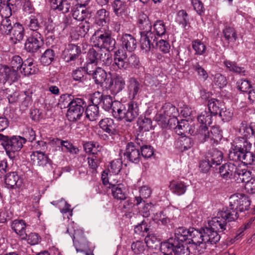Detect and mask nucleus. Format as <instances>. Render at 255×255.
I'll return each mask as SVG.
<instances>
[{"label": "nucleus", "instance_id": "obj_1", "mask_svg": "<svg viewBox=\"0 0 255 255\" xmlns=\"http://www.w3.org/2000/svg\"><path fill=\"white\" fill-rule=\"evenodd\" d=\"M190 228L187 229L180 227L175 230L174 237L168 239L167 242L161 244L160 248L163 254L171 250L176 255H189L190 250L187 246H184V243L188 242L189 237Z\"/></svg>", "mask_w": 255, "mask_h": 255}, {"label": "nucleus", "instance_id": "obj_2", "mask_svg": "<svg viewBox=\"0 0 255 255\" xmlns=\"http://www.w3.org/2000/svg\"><path fill=\"white\" fill-rule=\"evenodd\" d=\"M233 146L228 155L230 160L246 165L255 164V154L251 151L252 144L246 138H236Z\"/></svg>", "mask_w": 255, "mask_h": 255}, {"label": "nucleus", "instance_id": "obj_3", "mask_svg": "<svg viewBox=\"0 0 255 255\" xmlns=\"http://www.w3.org/2000/svg\"><path fill=\"white\" fill-rule=\"evenodd\" d=\"M191 135L196 136L200 143L210 141L211 144H217L222 138V130L219 126L211 127L209 130L206 126L200 125L193 130Z\"/></svg>", "mask_w": 255, "mask_h": 255}, {"label": "nucleus", "instance_id": "obj_4", "mask_svg": "<svg viewBox=\"0 0 255 255\" xmlns=\"http://www.w3.org/2000/svg\"><path fill=\"white\" fill-rule=\"evenodd\" d=\"M72 96L69 94L63 95L61 96V99L67 100L68 110L66 116L68 119L71 121L75 122L79 120L85 111V108L87 107V104L83 98H71Z\"/></svg>", "mask_w": 255, "mask_h": 255}, {"label": "nucleus", "instance_id": "obj_5", "mask_svg": "<svg viewBox=\"0 0 255 255\" xmlns=\"http://www.w3.org/2000/svg\"><path fill=\"white\" fill-rule=\"evenodd\" d=\"M236 220V216L235 214H231L227 209L219 212L217 216L213 218L208 222V225L211 226L213 230H215L219 233L226 234L229 229L228 222Z\"/></svg>", "mask_w": 255, "mask_h": 255}, {"label": "nucleus", "instance_id": "obj_6", "mask_svg": "<svg viewBox=\"0 0 255 255\" xmlns=\"http://www.w3.org/2000/svg\"><path fill=\"white\" fill-rule=\"evenodd\" d=\"M0 141L10 158H14L16 152L20 150L26 142L25 139L20 136L9 137L0 133Z\"/></svg>", "mask_w": 255, "mask_h": 255}, {"label": "nucleus", "instance_id": "obj_7", "mask_svg": "<svg viewBox=\"0 0 255 255\" xmlns=\"http://www.w3.org/2000/svg\"><path fill=\"white\" fill-rule=\"evenodd\" d=\"M94 46L100 49H107L109 51L115 48L116 41L112 37L109 30L99 29L95 31L92 37Z\"/></svg>", "mask_w": 255, "mask_h": 255}, {"label": "nucleus", "instance_id": "obj_8", "mask_svg": "<svg viewBox=\"0 0 255 255\" xmlns=\"http://www.w3.org/2000/svg\"><path fill=\"white\" fill-rule=\"evenodd\" d=\"M230 206L226 209L231 214H235L236 220L239 217V213L248 211L250 208L251 200L243 194L232 195L230 198Z\"/></svg>", "mask_w": 255, "mask_h": 255}, {"label": "nucleus", "instance_id": "obj_9", "mask_svg": "<svg viewBox=\"0 0 255 255\" xmlns=\"http://www.w3.org/2000/svg\"><path fill=\"white\" fill-rule=\"evenodd\" d=\"M44 44L43 37L40 32H33L26 39L24 44L25 50L30 53L38 51Z\"/></svg>", "mask_w": 255, "mask_h": 255}, {"label": "nucleus", "instance_id": "obj_10", "mask_svg": "<svg viewBox=\"0 0 255 255\" xmlns=\"http://www.w3.org/2000/svg\"><path fill=\"white\" fill-rule=\"evenodd\" d=\"M81 54L80 46L74 44H69L63 52V58L66 62L75 61Z\"/></svg>", "mask_w": 255, "mask_h": 255}, {"label": "nucleus", "instance_id": "obj_11", "mask_svg": "<svg viewBox=\"0 0 255 255\" xmlns=\"http://www.w3.org/2000/svg\"><path fill=\"white\" fill-rule=\"evenodd\" d=\"M141 38L140 40V48L145 52H148L151 48H155L156 36L152 32L145 33L140 32Z\"/></svg>", "mask_w": 255, "mask_h": 255}, {"label": "nucleus", "instance_id": "obj_12", "mask_svg": "<svg viewBox=\"0 0 255 255\" xmlns=\"http://www.w3.org/2000/svg\"><path fill=\"white\" fill-rule=\"evenodd\" d=\"M124 155L128 160L135 164L138 163L141 159L140 150L133 145L132 142L127 143Z\"/></svg>", "mask_w": 255, "mask_h": 255}, {"label": "nucleus", "instance_id": "obj_13", "mask_svg": "<svg viewBox=\"0 0 255 255\" xmlns=\"http://www.w3.org/2000/svg\"><path fill=\"white\" fill-rule=\"evenodd\" d=\"M125 85L124 78L122 76L116 74L111 78L108 88L113 94L117 95L125 88Z\"/></svg>", "mask_w": 255, "mask_h": 255}, {"label": "nucleus", "instance_id": "obj_14", "mask_svg": "<svg viewBox=\"0 0 255 255\" xmlns=\"http://www.w3.org/2000/svg\"><path fill=\"white\" fill-rule=\"evenodd\" d=\"M201 230L203 231V237H204V243L211 245L216 244L220 240L221 235L219 233L213 230L211 226L208 225Z\"/></svg>", "mask_w": 255, "mask_h": 255}, {"label": "nucleus", "instance_id": "obj_15", "mask_svg": "<svg viewBox=\"0 0 255 255\" xmlns=\"http://www.w3.org/2000/svg\"><path fill=\"white\" fill-rule=\"evenodd\" d=\"M238 166L234 163L227 162L223 164L219 168V173L221 177L228 180L235 176Z\"/></svg>", "mask_w": 255, "mask_h": 255}, {"label": "nucleus", "instance_id": "obj_16", "mask_svg": "<svg viewBox=\"0 0 255 255\" xmlns=\"http://www.w3.org/2000/svg\"><path fill=\"white\" fill-rule=\"evenodd\" d=\"M13 27L10 32V38L13 41L14 44L19 42L23 39L25 34V30L22 25L19 22H15L12 24Z\"/></svg>", "mask_w": 255, "mask_h": 255}, {"label": "nucleus", "instance_id": "obj_17", "mask_svg": "<svg viewBox=\"0 0 255 255\" xmlns=\"http://www.w3.org/2000/svg\"><path fill=\"white\" fill-rule=\"evenodd\" d=\"M48 2L52 9L63 13L68 12L71 8V4L68 0H48Z\"/></svg>", "mask_w": 255, "mask_h": 255}, {"label": "nucleus", "instance_id": "obj_18", "mask_svg": "<svg viewBox=\"0 0 255 255\" xmlns=\"http://www.w3.org/2000/svg\"><path fill=\"white\" fill-rule=\"evenodd\" d=\"M72 16L77 20L83 21L89 15V11L86 6L75 4L72 9Z\"/></svg>", "mask_w": 255, "mask_h": 255}, {"label": "nucleus", "instance_id": "obj_19", "mask_svg": "<svg viewBox=\"0 0 255 255\" xmlns=\"http://www.w3.org/2000/svg\"><path fill=\"white\" fill-rule=\"evenodd\" d=\"M94 18L96 24L103 26L110 21V12L105 8H101L96 11Z\"/></svg>", "mask_w": 255, "mask_h": 255}, {"label": "nucleus", "instance_id": "obj_20", "mask_svg": "<svg viewBox=\"0 0 255 255\" xmlns=\"http://www.w3.org/2000/svg\"><path fill=\"white\" fill-rule=\"evenodd\" d=\"M189 237L188 244H192L196 246H200L201 244L204 243L203 237V231L196 230L194 228H190Z\"/></svg>", "mask_w": 255, "mask_h": 255}, {"label": "nucleus", "instance_id": "obj_21", "mask_svg": "<svg viewBox=\"0 0 255 255\" xmlns=\"http://www.w3.org/2000/svg\"><path fill=\"white\" fill-rule=\"evenodd\" d=\"M122 45L129 52L133 51L136 48L137 41L131 34H125L121 37Z\"/></svg>", "mask_w": 255, "mask_h": 255}, {"label": "nucleus", "instance_id": "obj_22", "mask_svg": "<svg viewBox=\"0 0 255 255\" xmlns=\"http://www.w3.org/2000/svg\"><path fill=\"white\" fill-rule=\"evenodd\" d=\"M206 156L207 160L210 161L211 163L217 166L221 163L223 158V153L218 149L213 148L209 150Z\"/></svg>", "mask_w": 255, "mask_h": 255}, {"label": "nucleus", "instance_id": "obj_23", "mask_svg": "<svg viewBox=\"0 0 255 255\" xmlns=\"http://www.w3.org/2000/svg\"><path fill=\"white\" fill-rule=\"evenodd\" d=\"M127 119L128 122H131L138 116L139 109L137 103L134 101H130L126 108Z\"/></svg>", "mask_w": 255, "mask_h": 255}, {"label": "nucleus", "instance_id": "obj_24", "mask_svg": "<svg viewBox=\"0 0 255 255\" xmlns=\"http://www.w3.org/2000/svg\"><path fill=\"white\" fill-rule=\"evenodd\" d=\"M89 72L90 75H92L95 83L102 87L104 82L107 79V74L106 72L103 68L96 66L95 67L94 71H89Z\"/></svg>", "mask_w": 255, "mask_h": 255}, {"label": "nucleus", "instance_id": "obj_25", "mask_svg": "<svg viewBox=\"0 0 255 255\" xmlns=\"http://www.w3.org/2000/svg\"><path fill=\"white\" fill-rule=\"evenodd\" d=\"M137 25L139 28L142 30L141 32L145 33L152 32L151 31L152 25L148 16L143 12L139 13L137 19Z\"/></svg>", "mask_w": 255, "mask_h": 255}, {"label": "nucleus", "instance_id": "obj_26", "mask_svg": "<svg viewBox=\"0 0 255 255\" xmlns=\"http://www.w3.org/2000/svg\"><path fill=\"white\" fill-rule=\"evenodd\" d=\"M100 128L110 135L115 134L116 132V126L114 121L110 118L102 119L99 123Z\"/></svg>", "mask_w": 255, "mask_h": 255}, {"label": "nucleus", "instance_id": "obj_27", "mask_svg": "<svg viewBox=\"0 0 255 255\" xmlns=\"http://www.w3.org/2000/svg\"><path fill=\"white\" fill-rule=\"evenodd\" d=\"M225 105L223 101L216 99H211L208 100V107L209 112L214 116H217L222 111Z\"/></svg>", "mask_w": 255, "mask_h": 255}, {"label": "nucleus", "instance_id": "obj_28", "mask_svg": "<svg viewBox=\"0 0 255 255\" xmlns=\"http://www.w3.org/2000/svg\"><path fill=\"white\" fill-rule=\"evenodd\" d=\"M11 226L22 240L26 239V224L23 220H15L12 223Z\"/></svg>", "mask_w": 255, "mask_h": 255}, {"label": "nucleus", "instance_id": "obj_29", "mask_svg": "<svg viewBox=\"0 0 255 255\" xmlns=\"http://www.w3.org/2000/svg\"><path fill=\"white\" fill-rule=\"evenodd\" d=\"M30 159L33 164L43 166L49 162L48 156L41 151H33L30 155Z\"/></svg>", "mask_w": 255, "mask_h": 255}, {"label": "nucleus", "instance_id": "obj_30", "mask_svg": "<svg viewBox=\"0 0 255 255\" xmlns=\"http://www.w3.org/2000/svg\"><path fill=\"white\" fill-rule=\"evenodd\" d=\"M234 178L238 182H245V185H247L248 182L250 181L252 172L247 169H242L239 166H238Z\"/></svg>", "mask_w": 255, "mask_h": 255}, {"label": "nucleus", "instance_id": "obj_31", "mask_svg": "<svg viewBox=\"0 0 255 255\" xmlns=\"http://www.w3.org/2000/svg\"><path fill=\"white\" fill-rule=\"evenodd\" d=\"M193 130L196 131L195 127H189V123L186 120H182L179 121L175 128L176 132L181 135H185V133L188 132H190L191 134V132Z\"/></svg>", "mask_w": 255, "mask_h": 255}, {"label": "nucleus", "instance_id": "obj_32", "mask_svg": "<svg viewBox=\"0 0 255 255\" xmlns=\"http://www.w3.org/2000/svg\"><path fill=\"white\" fill-rule=\"evenodd\" d=\"M20 71L21 74L26 76L36 74L38 69L34 65L33 60L27 59L23 62Z\"/></svg>", "mask_w": 255, "mask_h": 255}, {"label": "nucleus", "instance_id": "obj_33", "mask_svg": "<svg viewBox=\"0 0 255 255\" xmlns=\"http://www.w3.org/2000/svg\"><path fill=\"white\" fill-rule=\"evenodd\" d=\"M115 14L118 17L125 14L127 9L126 2L121 0H115L112 3Z\"/></svg>", "mask_w": 255, "mask_h": 255}, {"label": "nucleus", "instance_id": "obj_34", "mask_svg": "<svg viewBox=\"0 0 255 255\" xmlns=\"http://www.w3.org/2000/svg\"><path fill=\"white\" fill-rule=\"evenodd\" d=\"M111 188L112 195L115 199L120 200H124L127 199V194L125 189L123 187V185H112Z\"/></svg>", "mask_w": 255, "mask_h": 255}, {"label": "nucleus", "instance_id": "obj_35", "mask_svg": "<svg viewBox=\"0 0 255 255\" xmlns=\"http://www.w3.org/2000/svg\"><path fill=\"white\" fill-rule=\"evenodd\" d=\"M14 23L9 19V16H5L0 23V32L3 35H9L13 26L12 24Z\"/></svg>", "mask_w": 255, "mask_h": 255}, {"label": "nucleus", "instance_id": "obj_36", "mask_svg": "<svg viewBox=\"0 0 255 255\" xmlns=\"http://www.w3.org/2000/svg\"><path fill=\"white\" fill-rule=\"evenodd\" d=\"M19 176L16 172H10L5 175V183L7 188H14L15 186H19L17 184Z\"/></svg>", "mask_w": 255, "mask_h": 255}, {"label": "nucleus", "instance_id": "obj_37", "mask_svg": "<svg viewBox=\"0 0 255 255\" xmlns=\"http://www.w3.org/2000/svg\"><path fill=\"white\" fill-rule=\"evenodd\" d=\"M169 188L174 194L180 195L185 192L187 186L183 182H176L172 180L170 182Z\"/></svg>", "mask_w": 255, "mask_h": 255}, {"label": "nucleus", "instance_id": "obj_38", "mask_svg": "<svg viewBox=\"0 0 255 255\" xmlns=\"http://www.w3.org/2000/svg\"><path fill=\"white\" fill-rule=\"evenodd\" d=\"M144 240L146 246L149 248L152 249L156 248L159 244H160L161 246V244L163 243H160V239L157 238L156 235L153 233H151L150 232H148L147 233Z\"/></svg>", "mask_w": 255, "mask_h": 255}, {"label": "nucleus", "instance_id": "obj_39", "mask_svg": "<svg viewBox=\"0 0 255 255\" xmlns=\"http://www.w3.org/2000/svg\"><path fill=\"white\" fill-rule=\"evenodd\" d=\"M85 114L86 118L90 121H96L99 116V107L93 106V105H87L85 110Z\"/></svg>", "mask_w": 255, "mask_h": 255}, {"label": "nucleus", "instance_id": "obj_40", "mask_svg": "<svg viewBox=\"0 0 255 255\" xmlns=\"http://www.w3.org/2000/svg\"><path fill=\"white\" fill-rule=\"evenodd\" d=\"M140 84L136 78L131 77L129 79L128 89L129 91V94L132 96V99L134 98L135 96L140 91Z\"/></svg>", "mask_w": 255, "mask_h": 255}, {"label": "nucleus", "instance_id": "obj_41", "mask_svg": "<svg viewBox=\"0 0 255 255\" xmlns=\"http://www.w3.org/2000/svg\"><path fill=\"white\" fill-rule=\"evenodd\" d=\"M40 21V19L37 16L31 15L28 19L26 20L25 23L31 30L35 32L37 31L43 23L42 21Z\"/></svg>", "mask_w": 255, "mask_h": 255}, {"label": "nucleus", "instance_id": "obj_42", "mask_svg": "<svg viewBox=\"0 0 255 255\" xmlns=\"http://www.w3.org/2000/svg\"><path fill=\"white\" fill-rule=\"evenodd\" d=\"M106 52L100 49L99 53L98 63H102V65L105 66H109L113 62V58L112 54L109 52Z\"/></svg>", "mask_w": 255, "mask_h": 255}, {"label": "nucleus", "instance_id": "obj_43", "mask_svg": "<svg viewBox=\"0 0 255 255\" xmlns=\"http://www.w3.org/2000/svg\"><path fill=\"white\" fill-rule=\"evenodd\" d=\"M55 52L51 49H47L41 56L40 62L44 65H49L54 60Z\"/></svg>", "mask_w": 255, "mask_h": 255}, {"label": "nucleus", "instance_id": "obj_44", "mask_svg": "<svg viewBox=\"0 0 255 255\" xmlns=\"http://www.w3.org/2000/svg\"><path fill=\"white\" fill-rule=\"evenodd\" d=\"M100 158L97 152H93L90 157H88V162L89 167L92 170V173L94 174L97 172V168L98 166V162Z\"/></svg>", "mask_w": 255, "mask_h": 255}, {"label": "nucleus", "instance_id": "obj_45", "mask_svg": "<svg viewBox=\"0 0 255 255\" xmlns=\"http://www.w3.org/2000/svg\"><path fill=\"white\" fill-rule=\"evenodd\" d=\"M120 105L119 108L118 109H116L115 107L113 108L112 109L113 115L118 121L125 120L127 122L126 107L121 104H120Z\"/></svg>", "mask_w": 255, "mask_h": 255}, {"label": "nucleus", "instance_id": "obj_46", "mask_svg": "<svg viewBox=\"0 0 255 255\" xmlns=\"http://www.w3.org/2000/svg\"><path fill=\"white\" fill-rule=\"evenodd\" d=\"M224 63L229 71L241 75H245L246 70L244 68L238 66L236 62L227 60Z\"/></svg>", "mask_w": 255, "mask_h": 255}, {"label": "nucleus", "instance_id": "obj_47", "mask_svg": "<svg viewBox=\"0 0 255 255\" xmlns=\"http://www.w3.org/2000/svg\"><path fill=\"white\" fill-rule=\"evenodd\" d=\"M137 125L140 131H147L152 128V121L150 119L144 117L139 119L137 121Z\"/></svg>", "mask_w": 255, "mask_h": 255}, {"label": "nucleus", "instance_id": "obj_48", "mask_svg": "<svg viewBox=\"0 0 255 255\" xmlns=\"http://www.w3.org/2000/svg\"><path fill=\"white\" fill-rule=\"evenodd\" d=\"M162 110L164 114L168 117L177 116V109L170 103H165L162 107Z\"/></svg>", "mask_w": 255, "mask_h": 255}, {"label": "nucleus", "instance_id": "obj_49", "mask_svg": "<svg viewBox=\"0 0 255 255\" xmlns=\"http://www.w3.org/2000/svg\"><path fill=\"white\" fill-rule=\"evenodd\" d=\"M149 231L147 224L145 220H142L137 225H135L134 229V233L136 234L145 236V233H147Z\"/></svg>", "mask_w": 255, "mask_h": 255}, {"label": "nucleus", "instance_id": "obj_50", "mask_svg": "<svg viewBox=\"0 0 255 255\" xmlns=\"http://www.w3.org/2000/svg\"><path fill=\"white\" fill-rule=\"evenodd\" d=\"M212 115L210 112L204 111L201 113L197 117L198 121L201 125L207 126V125H210L212 123Z\"/></svg>", "mask_w": 255, "mask_h": 255}, {"label": "nucleus", "instance_id": "obj_51", "mask_svg": "<svg viewBox=\"0 0 255 255\" xmlns=\"http://www.w3.org/2000/svg\"><path fill=\"white\" fill-rule=\"evenodd\" d=\"M192 46L195 51V54L203 55L206 50L205 45L199 39H196L192 42Z\"/></svg>", "mask_w": 255, "mask_h": 255}, {"label": "nucleus", "instance_id": "obj_52", "mask_svg": "<svg viewBox=\"0 0 255 255\" xmlns=\"http://www.w3.org/2000/svg\"><path fill=\"white\" fill-rule=\"evenodd\" d=\"M17 70L7 66V81L17 82L20 78Z\"/></svg>", "mask_w": 255, "mask_h": 255}, {"label": "nucleus", "instance_id": "obj_53", "mask_svg": "<svg viewBox=\"0 0 255 255\" xmlns=\"http://www.w3.org/2000/svg\"><path fill=\"white\" fill-rule=\"evenodd\" d=\"M99 52L100 48L98 50H96L93 47L90 48L87 53L88 62L94 63L95 66H96L98 63Z\"/></svg>", "mask_w": 255, "mask_h": 255}, {"label": "nucleus", "instance_id": "obj_54", "mask_svg": "<svg viewBox=\"0 0 255 255\" xmlns=\"http://www.w3.org/2000/svg\"><path fill=\"white\" fill-rule=\"evenodd\" d=\"M123 162L119 159H116L110 163V165L108 166V171L110 173L114 174H118L122 168Z\"/></svg>", "mask_w": 255, "mask_h": 255}, {"label": "nucleus", "instance_id": "obj_55", "mask_svg": "<svg viewBox=\"0 0 255 255\" xmlns=\"http://www.w3.org/2000/svg\"><path fill=\"white\" fill-rule=\"evenodd\" d=\"M158 37L156 36L155 41V47H158L159 50L164 53H167L169 52L170 45L166 40L160 39L158 41Z\"/></svg>", "mask_w": 255, "mask_h": 255}, {"label": "nucleus", "instance_id": "obj_56", "mask_svg": "<svg viewBox=\"0 0 255 255\" xmlns=\"http://www.w3.org/2000/svg\"><path fill=\"white\" fill-rule=\"evenodd\" d=\"M83 147L86 153L92 154L93 152H100L99 148H101L99 144L94 141H88L83 144Z\"/></svg>", "mask_w": 255, "mask_h": 255}, {"label": "nucleus", "instance_id": "obj_57", "mask_svg": "<svg viewBox=\"0 0 255 255\" xmlns=\"http://www.w3.org/2000/svg\"><path fill=\"white\" fill-rule=\"evenodd\" d=\"M145 243L141 241H136L131 245V249L133 252L136 255H140L145 250Z\"/></svg>", "mask_w": 255, "mask_h": 255}, {"label": "nucleus", "instance_id": "obj_58", "mask_svg": "<svg viewBox=\"0 0 255 255\" xmlns=\"http://www.w3.org/2000/svg\"><path fill=\"white\" fill-rule=\"evenodd\" d=\"M62 150L59 146H57L56 148L54 147H49L48 152L46 155L47 156H48V160H50L49 158L54 160H58L61 156Z\"/></svg>", "mask_w": 255, "mask_h": 255}, {"label": "nucleus", "instance_id": "obj_59", "mask_svg": "<svg viewBox=\"0 0 255 255\" xmlns=\"http://www.w3.org/2000/svg\"><path fill=\"white\" fill-rule=\"evenodd\" d=\"M180 146L181 149L187 150L191 148L194 145L193 139L188 136L182 137L180 139Z\"/></svg>", "mask_w": 255, "mask_h": 255}, {"label": "nucleus", "instance_id": "obj_60", "mask_svg": "<svg viewBox=\"0 0 255 255\" xmlns=\"http://www.w3.org/2000/svg\"><path fill=\"white\" fill-rule=\"evenodd\" d=\"M242 126L240 128V130L242 129L244 131V136L243 137L250 138L254 136L253 135V128H252V123L248 126L246 121H243L241 123Z\"/></svg>", "mask_w": 255, "mask_h": 255}, {"label": "nucleus", "instance_id": "obj_61", "mask_svg": "<svg viewBox=\"0 0 255 255\" xmlns=\"http://www.w3.org/2000/svg\"><path fill=\"white\" fill-rule=\"evenodd\" d=\"M22 4H23V9L25 12L30 13L34 10V8L30 0H19L18 1H16L14 7Z\"/></svg>", "mask_w": 255, "mask_h": 255}, {"label": "nucleus", "instance_id": "obj_62", "mask_svg": "<svg viewBox=\"0 0 255 255\" xmlns=\"http://www.w3.org/2000/svg\"><path fill=\"white\" fill-rule=\"evenodd\" d=\"M30 117L32 121L38 122L40 120L44 119V114L41 110L34 108L30 110Z\"/></svg>", "mask_w": 255, "mask_h": 255}, {"label": "nucleus", "instance_id": "obj_63", "mask_svg": "<svg viewBox=\"0 0 255 255\" xmlns=\"http://www.w3.org/2000/svg\"><path fill=\"white\" fill-rule=\"evenodd\" d=\"M191 67L198 73V75L203 80H206L208 77V74L206 71L202 68L198 62L192 64Z\"/></svg>", "mask_w": 255, "mask_h": 255}, {"label": "nucleus", "instance_id": "obj_64", "mask_svg": "<svg viewBox=\"0 0 255 255\" xmlns=\"http://www.w3.org/2000/svg\"><path fill=\"white\" fill-rule=\"evenodd\" d=\"M153 28L158 37L163 35L165 33V26L162 20H157L153 25Z\"/></svg>", "mask_w": 255, "mask_h": 255}]
</instances>
